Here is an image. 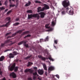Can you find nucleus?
<instances>
[{
	"label": "nucleus",
	"mask_w": 80,
	"mask_h": 80,
	"mask_svg": "<svg viewBox=\"0 0 80 80\" xmlns=\"http://www.w3.org/2000/svg\"><path fill=\"white\" fill-rule=\"evenodd\" d=\"M18 67L17 66L15 67V63H14L11 67H10V66L8 67V69L9 70H10V71H13V70H14V72H17L18 71Z\"/></svg>",
	"instance_id": "f257e3e1"
},
{
	"label": "nucleus",
	"mask_w": 80,
	"mask_h": 80,
	"mask_svg": "<svg viewBox=\"0 0 80 80\" xmlns=\"http://www.w3.org/2000/svg\"><path fill=\"white\" fill-rule=\"evenodd\" d=\"M37 18V19H38L40 18V16L38 15V14H28V19H30L32 18Z\"/></svg>",
	"instance_id": "f03ea898"
},
{
	"label": "nucleus",
	"mask_w": 80,
	"mask_h": 80,
	"mask_svg": "<svg viewBox=\"0 0 80 80\" xmlns=\"http://www.w3.org/2000/svg\"><path fill=\"white\" fill-rule=\"evenodd\" d=\"M62 5L63 6V7L65 8H66V7H68L69 5H70V2L69 1H68V2H67V1L65 0L62 2Z\"/></svg>",
	"instance_id": "7ed1b4c3"
},
{
	"label": "nucleus",
	"mask_w": 80,
	"mask_h": 80,
	"mask_svg": "<svg viewBox=\"0 0 80 80\" xmlns=\"http://www.w3.org/2000/svg\"><path fill=\"white\" fill-rule=\"evenodd\" d=\"M24 45V46H25L26 48H28L29 47H28V44L27 43V41H22L19 43H18V45H21V44H23Z\"/></svg>",
	"instance_id": "20e7f679"
},
{
	"label": "nucleus",
	"mask_w": 80,
	"mask_h": 80,
	"mask_svg": "<svg viewBox=\"0 0 80 80\" xmlns=\"http://www.w3.org/2000/svg\"><path fill=\"white\" fill-rule=\"evenodd\" d=\"M55 68L51 66L49 67L48 68V73H50L51 71H52V70H54Z\"/></svg>",
	"instance_id": "39448f33"
},
{
	"label": "nucleus",
	"mask_w": 80,
	"mask_h": 80,
	"mask_svg": "<svg viewBox=\"0 0 80 80\" xmlns=\"http://www.w3.org/2000/svg\"><path fill=\"white\" fill-rule=\"evenodd\" d=\"M38 72L39 75H42L43 74L44 71L42 69H39L38 70Z\"/></svg>",
	"instance_id": "423d86ee"
},
{
	"label": "nucleus",
	"mask_w": 80,
	"mask_h": 80,
	"mask_svg": "<svg viewBox=\"0 0 80 80\" xmlns=\"http://www.w3.org/2000/svg\"><path fill=\"white\" fill-rule=\"evenodd\" d=\"M44 7L42 8V9L43 11L45 10H48L49 9V6L47 4H44Z\"/></svg>",
	"instance_id": "0eeeda50"
},
{
	"label": "nucleus",
	"mask_w": 80,
	"mask_h": 80,
	"mask_svg": "<svg viewBox=\"0 0 80 80\" xmlns=\"http://www.w3.org/2000/svg\"><path fill=\"white\" fill-rule=\"evenodd\" d=\"M10 76L11 77H12V78H15L17 77V75H16V74L15 73L12 72L11 73L10 75Z\"/></svg>",
	"instance_id": "6e6552de"
},
{
	"label": "nucleus",
	"mask_w": 80,
	"mask_h": 80,
	"mask_svg": "<svg viewBox=\"0 0 80 80\" xmlns=\"http://www.w3.org/2000/svg\"><path fill=\"white\" fill-rule=\"evenodd\" d=\"M39 14L41 15V18H44L45 17V13L43 12H41L39 13Z\"/></svg>",
	"instance_id": "1a4fd4ad"
},
{
	"label": "nucleus",
	"mask_w": 80,
	"mask_h": 80,
	"mask_svg": "<svg viewBox=\"0 0 80 80\" xmlns=\"http://www.w3.org/2000/svg\"><path fill=\"white\" fill-rule=\"evenodd\" d=\"M24 72H28L30 73H32V72H33V71L30 69H26L25 70Z\"/></svg>",
	"instance_id": "9d476101"
},
{
	"label": "nucleus",
	"mask_w": 80,
	"mask_h": 80,
	"mask_svg": "<svg viewBox=\"0 0 80 80\" xmlns=\"http://www.w3.org/2000/svg\"><path fill=\"white\" fill-rule=\"evenodd\" d=\"M74 13V12H73V9H71L69 11V15H73Z\"/></svg>",
	"instance_id": "9b49d317"
},
{
	"label": "nucleus",
	"mask_w": 80,
	"mask_h": 80,
	"mask_svg": "<svg viewBox=\"0 0 80 80\" xmlns=\"http://www.w3.org/2000/svg\"><path fill=\"white\" fill-rule=\"evenodd\" d=\"M38 13L40 12H42V11H44L43 10V8L42 9V7H39L38 8Z\"/></svg>",
	"instance_id": "f8f14e48"
},
{
	"label": "nucleus",
	"mask_w": 80,
	"mask_h": 80,
	"mask_svg": "<svg viewBox=\"0 0 80 80\" xmlns=\"http://www.w3.org/2000/svg\"><path fill=\"white\" fill-rule=\"evenodd\" d=\"M17 32H15V33H13V34L12 35V36H8V37H7V39L9 38H11V37H15V35H17Z\"/></svg>",
	"instance_id": "ddd939ff"
},
{
	"label": "nucleus",
	"mask_w": 80,
	"mask_h": 80,
	"mask_svg": "<svg viewBox=\"0 0 80 80\" xmlns=\"http://www.w3.org/2000/svg\"><path fill=\"white\" fill-rule=\"evenodd\" d=\"M9 57L11 58H14V56L12 53H10L9 54Z\"/></svg>",
	"instance_id": "4468645a"
},
{
	"label": "nucleus",
	"mask_w": 80,
	"mask_h": 80,
	"mask_svg": "<svg viewBox=\"0 0 80 80\" xmlns=\"http://www.w3.org/2000/svg\"><path fill=\"white\" fill-rule=\"evenodd\" d=\"M29 31H26L22 32V33L21 34V35L22 36L23 35H24L25 34H28L29 33Z\"/></svg>",
	"instance_id": "2eb2a0df"
},
{
	"label": "nucleus",
	"mask_w": 80,
	"mask_h": 80,
	"mask_svg": "<svg viewBox=\"0 0 80 80\" xmlns=\"http://www.w3.org/2000/svg\"><path fill=\"white\" fill-rule=\"evenodd\" d=\"M6 19H7V20H8V21H9L8 22H9L8 23V25H7V26H8L9 25V24H10V22H11V21H10V19H11V18H10L8 17L6 18Z\"/></svg>",
	"instance_id": "dca6fc26"
},
{
	"label": "nucleus",
	"mask_w": 80,
	"mask_h": 80,
	"mask_svg": "<svg viewBox=\"0 0 80 80\" xmlns=\"http://www.w3.org/2000/svg\"><path fill=\"white\" fill-rule=\"evenodd\" d=\"M10 22V21H9L8 22H7L6 24H3L2 25H0V27H7V25L8 24V23Z\"/></svg>",
	"instance_id": "f3484780"
},
{
	"label": "nucleus",
	"mask_w": 80,
	"mask_h": 80,
	"mask_svg": "<svg viewBox=\"0 0 80 80\" xmlns=\"http://www.w3.org/2000/svg\"><path fill=\"white\" fill-rule=\"evenodd\" d=\"M46 59L47 60H48V59H49V60H51L52 61V62H53V61H54V59H53L52 58V57H51V56H50V57H49L48 58H47Z\"/></svg>",
	"instance_id": "a211bd4d"
},
{
	"label": "nucleus",
	"mask_w": 80,
	"mask_h": 80,
	"mask_svg": "<svg viewBox=\"0 0 80 80\" xmlns=\"http://www.w3.org/2000/svg\"><path fill=\"white\" fill-rule=\"evenodd\" d=\"M10 42H12V41H10V39H8L6 41L4 42L5 44H6L7 43H8Z\"/></svg>",
	"instance_id": "6ab92c4d"
},
{
	"label": "nucleus",
	"mask_w": 80,
	"mask_h": 80,
	"mask_svg": "<svg viewBox=\"0 0 80 80\" xmlns=\"http://www.w3.org/2000/svg\"><path fill=\"white\" fill-rule=\"evenodd\" d=\"M43 68L45 70H47V66L45 64H43Z\"/></svg>",
	"instance_id": "aec40b11"
},
{
	"label": "nucleus",
	"mask_w": 80,
	"mask_h": 80,
	"mask_svg": "<svg viewBox=\"0 0 80 80\" xmlns=\"http://www.w3.org/2000/svg\"><path fill=\"white\" fill-rule=\"evenodd\" d=\"M32 57V55H31L29 56H28L27 57L25 58L24 60H28V59H29V58H30Z\"/></svg>",
	"instance_id": "412c9836"
},
{
	"label": "nucleus",
	"mask_w": 80,
	"mask_h": 80,
	"mask_svg": "<svg viewBox=\"0 0 80 80\" xmlns=\"http://www.w3.org/2000/svg\"><path fill=\"white\" fill-rule=\"evenodd\" d=\"M18 54V53L17 51H14L12 52V54H13L14 56H15V55H17Z\"/></svg>",
	"instance_id": "4be33fe9"
},
{
	"label": "nucleus",
	"mask_w": 80,
	"mask_h": 80,
	"mask_svg": "<svg viewBox=\"0 0 80 80\" xmlns=\"http://www.w3.org/2000/svg\"><path fill=\"white\" fill-rule=\"evenodd\" d=\"M31 4V2L29 1L28 3H27L25 5V7H28Z\"/></svg>",
	"instance_id": "5701e85b"
},
{
	"label": "nucleus",
	"mask_w": 80,
	"mask_h": 80,
	"mask_svg": "<svg viewBox=\"0 0 80 80\" xmlns=\"http://www.w3.org/2000/svg\"><path fill=\"white\" fill-rule=\"evenodd\" d=\"M5 59V57L3 56H2L0 58V61H3V60Z\"/></svg>",
	"instance_id": "b1692460"
},
{
	"label": "nucleus",
	"mask_w": 80,
	"mask_h": 80,
	"mask_svg": "<svg viewBox=\"0 0 80 80\" xmlns=\"http://www.w3.org/2000/svg\"><path fill=\"white\" fill-rule=\"evenodd\" d=\"M56 23V22L55 21H53L52 22L51 25L52 26H55V24Z\"/></svg>",
	"instance_id": "393cba45"
},
{
	"label": "nucleus",
	"mask_w": 80,
	"mask_h": 80,
	"mask_svg": "<svg viewBox=\"0 0 80 80\" xmlns=\"http://www.w3.org/2000/svg\"><path fill=\"white\" fill-rule=\"evenodd\" d=\"M31 65H33V63L29 62L27 65V67H29V66H30Z\"/></svg>",
	"instance_id": "a878e982"
},
{
	"label": "nucleus",
	"mask_w": 80,
	"mask_h": 80,
	"mask_svg": "<svg viewBox=\"0 0 80 80\" xmlns=\"http://www.w3.org/2000/svg\"><path fill=\"white\" fill-rule=\"evenodd\" d=\"M27 13H33V12H32V10H27Z\"/></svg>",
	"instance_id": "bb28decb"
},
{
	"label": "nucleus",
	"mask_w": 80,
	"mask_h": 80,
	"mask_svg": "<svg viewBox=\"0 0 80 80\" xmlns=\"http://www.w3.org/2000/svg\"><path fill=\"white\" fill-rule=\"evenodd\" d=\"M33 75H34V76L38 77V75L37 74V73L36 72H35L34 73H33Z\"/></svg>",
	"instance_id": "cd10ccee"
},
{
	"label": "nucleus",
	"mask_w": 80,
	"mask_h": 80,
	"mask_svg": "<svg viewBox=\"0 0 80 80\" xmlns=\"http://www.w3.org/2000/svg\"><path fill=\"white\" fill-rule=\"evenodd\" d=\"M19 24H20V23H19V22H17V23L13 24V25L14 26H17V25H19Z\"/></svg>",
	"instance_id": "c85d7f7f"
},
{
	"label": "nucleus",
	"mask_w": 80,
	"mask_h": 80,
	"mask_svg": "<svg viewBox=\"0 0 80 80\" xmlns=\"http://www.w3.org/2000/svg\"><path fill=\"white\" fill-rule=\"evenodd\" d=\"M12 12V10H11L9 11H8V12L7 13V15H8V14H10L11 12Z\"/></svg>",
	"instance_id": "c756f323"
},
{
	"label": "nucleus",
	"mask_w": 80,
	"mask_h": 80,
	"mask_svg": "<svg viewBox=\"0 0 80 80\" xmlns=\"http://www.w3.org/2000/svg\"><path fill=\"white\" fill-rule=\"evenodd\" d=\"M49 28V29L47 30V31L48 32H50V31H52V30H53V28H50H50Z\"/></svg>",
	"instance_id": "7c9ffc66"
},
{
	"label": "nucleus",
	"mask_w": 80,
	"mask_h": 80,
	"mask_svg": "<svg viewBox=\"0 0 80 80\" xmlns=\"http://www.w3.org/2000/svg\"><path fill=\"white\" fill-rule=\"evenodd\" d=\"M49 26V24H47L45 25V27L46 28H50V27H48V26Z\"/></svg>",
	"instance_id": "2f4dec72"
},
{
	"label": "nucleus",
	"mask_w": 80,
	"mask_h": 80,
	"mask_svg": "<svg viewBox=\"0 0 80 80\" xmlns=\"http://www.w3.org/2000/svg\"><path fill=\"white\" fill-rule=\"evenodd\" d=\"M61 13L62 15H65V13H66L65 11H62Z\"/></svg>",
	"instance_id": "473e14b6"
},
{
	"label": "nucleus",
	"mask_w": 80,
	"mask_h": 80,
	"mask_svg": "<svg viewBox=\"0 0 80 80\" xmlns=\"http://www.w3.org/2000/svg\"><path fill=\"white\" fill-rule=\"evenodd\" d=\"M22 32V31L19 30L16 32L17 33H21Z\"/></svg>",
	"instance_id": "72a5a7b5"
},
{
	"label": "nucleus",
	"mask_w": 80,
	"mask_h": 80,
	"mask_svg": "<svg viewBox=\"0 0 80 80\" xmlns=\"http://www.w3.org/2000/svg\"><path fill=\"white\" fill-rule=\"evenodd\" d=\"M42 60H44L45 61V60H46V58L45 57H42V58H41Z\"/></svg>",
	"instance_id": "f704fd0d"
},
{
	"label": "nucleus",
	"mask_w": 80,
	"mask_h": 80,
	"mask_svg": "<svg viewBox=\"0 0 80 80\" xmlns=\"http://www.w3.org/2000/svg\"><path fill=\"white\" fill-rule=\"evenodd\" d=\"M15 5H12V4H10L9 5V7H15Z\"/></svg>",
	"instance_id": "c9c22d12"
},
{
	"label": "nucleus",
	"mask_w": 80,
	"mask_h": 80,
	"mask_svg": "<svg viewBox=\"0 0 80 80\" xmlns=\"http://www.w3.org/2000/svg\"><path fill=\"white\" fill-rule=\"evenodd\" d=\"M5 42H4V43H2L1 47H4L5 46Z\"/></svg>",
	"instance_id": "e433bc0d"
},
{
	"label": "nucleus",
	"mask_w": 80,
	"mask_h": 80,
	"mask_svg": "<svg viewBox=\"0 0 80 80\" xmlns=\"http://www.w3.org/2000/svg\"><path fill=\"white\" fill-rule=\"evenodd\" d=\"M8 3V1H7V0L5 2V5H7V3Z\"/></svg>",
	"instance_id": "4c0bfd02"
},
{
	"label": "nucleus",
	"mask_w": 80,
	"mask_h": 80,
	"mask_svg": "<svg viewBox=\"0 0 80 80\" xmlns=\"http://www.w3.org/2000/svg\"><path fill=\"white\" fill-rule=\"evenodd\" d=\"M55 76L56 77H57V78H58V79H59V78H60V76H59V75H58L57 74L56 75H55Z\"/></svg>",
	"instance_id": "58836bf2"
},
{
	"label": "nucleus",
	"mask_w": 80,
	"mask_h": 80,
	"mask_svg": "<svg viewBox=\"0 0 80 80\" xmlns=\"http://www.w3.org/2000/svg\"><path fill=\"white\" fill-rule=\"evenodd\" d=\"M38 57L39 58H41V59H42V56H41L40 55H38Z\"/></svg>",
	"instance_id": "ea45409f"
},
{
	"label": "nucleus",
	"mask_w": 80,
	"mask_h": 80,
	"mask_svg": "<svg viewBox=\"0 0 80 80\" xmlns=\"http://www.w3.org/2000/svg\"><path fill=\"white\" fill-rule=\"evenodd\" d=\"M35 3H41L40 2H39V1H35Z\"/></svg>",
	"instance_id": "a19ab883"
},
{
	"label": "nucleus",
	"mask_w": 80,
	"mask_h": 80,
	"mask_svg": "<svg viewBox=\"0 0 80 80\" xmlns=\"http://www.w3.org/2000/svg\"><path fill=\"white\" fill-rule=\"evenodd\" d=\"M38 80H42V78L41 77L39 76L38 78Z\"/></svg>",
	"instance_id": "79ce46f5"
},
{
	"label": "nucleus",
	"mask_w": 80,
	"mask_h": 80,
	"mask_svg": "<svg viewBox=\"0 0 80 80\" xmlns=\"http://www.w3.org/2000/svg\"><path fill=\"white\" fill-rule=\"evenodd\" d=\"M11 33V32H8L7 33V34H6V36H8V35H10Z\"/></svg>",
	"instance_id": "37998d69"
},
{
	"label": "nucleus",
	"mask_w": 80,
	"mask_h": 80,
	"mask_svg": "<svg viewBox=\"0 0 80 80\" xmlns=\"http://www.w3.org/2000/svg\"><path fill=\"white\" fill-rule=\"evenodd\" d=\"M58 42V41L57 40H55L54 41V43H55V44H57V42Z\"/></svg>",
	"instance_id": "c03bdc74"
},
{
	"label": "nucleus",
	"mask_w": 80,
	"mask_h": 80,
	"mask_svg": "<svg viewBox=\"0 0 80 80\" xmlns=\"http://www.w3.org/2000/svg\"><path fill=\"white\" fill-rule=\"evenodd\" d=\"M36 78H37V77H36V76H34L33 77V79L34 80H35V79H36Z\"/></svg>",
	"instance_id": "a18cd8bd"
},
{
	"label": "nucleus",
	"mask_w": 80,
	"mask_h": 80,
	"mask_svg": "<svg viewBox=\"0 0 80 80\" xmlns=\"http://www.w3.org/2000/svg\"><path fill=\"white\" fill-rule=\"evenodd\" d=\"M27 37H31V35L30 34H28L27 35Z\"/></svg>",
	"instance_id": "49530a36"
},
{
	"label": "nucleus",
	"mask_w": 80,
	"mask_h": 80,
	"mask_svg": "<svg viewBox=\"0 0 80 80\" xmlns=\"http://www.w3.org/2000/svg\"><path fill=\"white\" fill-rule=\"evenodd\" d=\"M14 43H15L14 42H12V43H10V44H9V45H12L14 44Z\"/></svg>",
	"instance_id": "de8ad7c7"
},
{
	"label": "nucleus",
	"mask_w": 80,
	"mask_h": 80,
	"mask_svg": "<svg viewBox=\"0 0 80 80\" xmlns=\"http://www.w3.org/2000/svg\"><path fill=\"white\" fill-rule=\"evenodd\" d=\"M43 39H40V42H41V43L42 42H43Z\"/></svg>",
	"instance_id": "09e8293b"
},
{
	"label": "nucleus",
	"mask_w": 80,
	"mask_h": 80,
	"mask_svg": "<svg viewBox=\"0 0 80 80\" xmlns=\"http://www.w3.org/2000/svg\"><path fill=\"white\" fill-rule=\"evenodd\" d=\"M33 69H34V70H37V67H34L33 68Z\"/></svg>",
	"instance_id": "8fccbe9b"
},
{
	"label": "nucleus",
	"mask_w": 80,
	"mask_h": 80,
	"mask_svg": "<svg viewBox=\"0 0 80 80\" xmlns=\"http://www.w3.org/2000/svg\"><path fill=\"white\" fill-rule=\"evenodd\" d=\"M8 9H6V10L4 11V12H5V13H6V12L7 11H8Z\"/></svg>",
	"instance_id": "3c124183"
},
{
	"label": "nucleus",
	"mask_w": 80,
	"mask_h": 80,
	"mask_svg": "<svg viewBox=\"0 0 80 80\" xmlns=\"http://www.w3.org/2000/svg\"><path fill=\"white\" fill-rule=\"evenodd\" d=\"M2 72L1 71V69L0 68V75L2 74Z\"/></svg>",
	"instance_id": "603ef678"
},
{
	"label": "nucleus",
	"mask_w": 80,
	"mask_h": 80,
	"mask_svg": "<svg viewBox=\"0 0 80 80\" xmlns=\"http://www.w3.org/2000/svg\"><path fill=\"white\" fill-rule=\"evenodd\" d=\"M18 20H19V18H16V21H18Z\"/></svg>",
	"instance_id": "864d4df0"
},
{
	"label": "nucleus",
	"mask_w": 80,
	"mask_h": 80,
	"mask_svg": "<svg viewBox=\"0 0 80 80\" xmlns=\"http://www.w3.org/2000/svg\"><path fill=\"white\" fill-rule=\"evenodd\" d=\"M28 80H32V78H28Z\"/></svg>",
	"instance_id": "5fc2aeb1"
},
{
	"label": "nucleus",
	"mask_w": 80,
	"mask_h": 80,
	"mask_svg": "<svg viewBox=\"0 0 80 80\" xmlns=\"http://www.w3.org/2000/svg\"><path fill=\"white\" fill-rule=\"evenodd\" d=\"M45 75L46 76H47V72H45Z\"/></svg>",
	"instance_id": "6e6d98bb"
},
{
	"label": "nucleus",
	"mask_w": 80,
	"mask_h": 80,
	"mask_svg": "<svg viewBox=\"0 0 80 80\" xmlns=\"http://www.w3.org/2000/svg\"><path fill=\"white\" fill-rule=\"evenodd\" d=\"M17 5H18V2H16Z\"/></svg>",
	"instance_id": "4d7b16f0"
},
{
	"label": "nucleus",
	"mask_w": 80,
	"mask_h": 80,
	"mask_svg": "<svg viewBox=\"0 0 80 80\" xmlns=\"http://www.w3.org/2000/svg\"><path fill=\"white\" fill-rule=\"evenodd\" d=\"M68 10H69L68 8H66V10L67 11H67H68Z\"/></svg>",
	"instance_id": "13d9d810"
},
{
	"label": "nucleus",
	"mask_w": 80,
	"mask_h": 80,
	"mask_svg": "<svg viewBox=\"0 0 80 80\" xmlns=\"http://www.w3.org/2000/svg\"><path fill=\"white\" fill-rule=\"evenodd\" d=\"M7 51H9V50L7 49V50H6L5 51V52H7Z\"/></svg>",
	"instance_id": "bf43d9fd"
},
{
	"label": "nucleus",
	"mask_w": 80,
	"mask_h": 80,
	"mask_svg": "<svg viewBox=\"0 0 80 80\" xmlns=\"http://www.w3.org/2000/svg\"><path fill=\"white\" fill-rule=\"evenodd\" d=\"M46 40H48V37H47L46 38Z\"/></svg>",
	"instance_id": "052dcab7"
},
{
	"label": "nucleus",
	"mask_w": 80,
	"mask_h": 80,
	"mask_svg": "<svg viewBox=\"0 0 80 80\" xmlns=\"http://www.w3.org/2000/svg\"><path fill=\"white\" fill-rule=\"evenodd\" d=\"M27 36H25L24 38H27Z\"/></svg>",
	"instance_id": "680f3d73"
},
{
	"label": "nucleus",
	"mask_w": 80,
	"mask_h": 80,
	"mask_svg": "<svg viewBox=\"0 0 80 80\" xmlns=\"http://www.w3.org/2000/svg\"><path fill=\"white\" fill-rule=\"evenodd\" d=\"M54 47L55 48L57 49V48H56V47L55 46L54 44Z\"/></svg>",
	"instance_id": "e2e57ef3"
},
{
	"label": "nucleus",
	"mask_w": 80,
	"mask_h": 80,
	"mask_svg": "<svg viewBox=\"0 0 80 80\" xmlns=\"http://www.w3.org/2000/svg\"><path fill=\"white\" fill-rule=\"evenodd\" d=\"M24 30H25V29H22V30H21V31H22V32H23V31H24Z\"/></svg>",
	"instance_id": "0e129e2a"
},
{
	"label": "nucleus",
	"mask_w": 80,
	"mask_h": 80,
	"mask_svg": "<svg viewBox=\"0 0 80 80\" xmlns=\"http://www.w3.org/2000/svg\"><path fill=\"white\" fill-rule=\"evenodd\" d=\"M1 5H2V3H1V1H0V6H1Z\"/></svg>",
	"instance_id": "69168bd1"
},
{
	"label": "nucleus",
	"mask_w": 80,
	"mask_h": 80,
	"mask_svg": "<svg viewBox=\"0 0 80 80\" xmlns=\"http://www.w3.org/2000/svg\"><path fill=\"white\" fill-rule=\"evenodd\" d=\"M16 2H18V0H16Z\"/></svg>",
	"instance_id": "338daca9"
},
{
	"label": "nucleus",
	"mask_w": 80,
	"mask_h": 80,
	"mask_svg": "<svg viewBox=\"0 0 80 80\" xmlns=\"http://www.w3.org/2000/svg\"><path fill=\"white\" fill-rule=\"evenodd\" d=\"M9 2H10V3H11V1H12L11 0H9Z\"/></svg>",
	"instance_id": "774afa93"
}]
</instances>
